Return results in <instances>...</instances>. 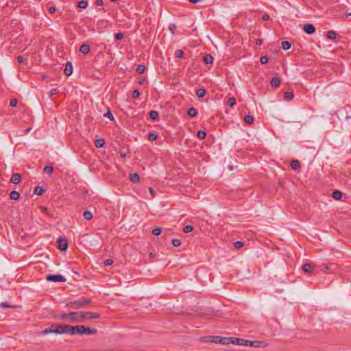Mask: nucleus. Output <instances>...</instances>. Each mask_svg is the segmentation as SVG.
<instances>
[{
    "instance_id": "052dcab7",
    "label": "nucleus",
    "mask_w": 351,
    "mask_h": 351,
    "mask_svg": "<svg viewBox=\"0 0 351 351\" xmlns=\"http://www.w3.org/2000/svg\"><path fill=\"white\" fill-rule=\"evenodd\" d=\"M145 81V79L144 77H141L138 80V83L139 84H143Z\"/></svg>"
},
{
    "instance_id": "4d7b16f0",
    "label": "nucleus",
    "mask_w": 351,
    "mask_h": 351,
    "mask_svg": "<svg viewBox=\"0 0 351 351\" xmlns=\"http://www.w3.org/2000/svg\"><path fill=\"white\" fill-rule=\"evenodd\" d=\"M103 4H104V3H103V1H102V0H96V1H95V5H96L97 6H101V5H102Z\"/></svg>"
},
{
    "instance_id": "a18cd8bd",
    "label": "nucleus",
    "mask_w": 351,
    "mask_h": 351,
    "mask_svg": "<svg viewBox=\"0 0 351 351\" xmlns=\"http://www.w3.org/2000/svg\"><path fill=\"white\" fill-rule=\"evenodd\" d=\"M18 101L16 98H13L10 101V106L11 107H16L17 105Z\"/></svg>"
},
{
    "instance_id": "864d4df0",
    "label": "nucleus",
    "mask_w": 351,
    "mask_h": 351,
    "mask_svg": "<svg viewBox=\"0 0 351 351\" xmlns=\"http://www.w3.org/2000/svg\"><path fill=\"white\" fill-rule=\"evenodd\" d=\"M56 10V8L53 6H51L48 8V12L50 13V14H53L55 13Z\"/></svg>"
},
{
    "instance_id": "0e129e2a",
    "label": "nucleus",
    "mask_w": 351,
    "mask_h": 351,
    "mask_svg": "<svg viewBox=\"0 0 351 351\" xmlns=\"http://www.w3.org/2000/svg\"><path fill=\"white\" fill-rule=\"evenodd\" d=\"M201 0H189V1L192 3H197L198 2H199Z\"/></svg>"
},
{
    "instance_id": "49530a36",
    "label": "nucleus",
    "mask_w": 351,
    "mask_h": 351,
    "mask_svg": "<svg viewBox=\"0 0 351 351\" xmlns=\"http://www.w3.org/2000/svg\"><path fill=\"white\" fill-rule=\"evenodd\" d=\"M123 34L122 32H118L114 34V38H115V40H121L123 38Z\"/></svg>"
},
{
    "instance_id": "603ef678",
    "label": "nucleus",
    "mask_w": 351,
    "mask_h": 351,
    "mask_svg": "<svg viewBox=\"0 0 351 351\" xmlns=\"http://www.w3.org/2000/svg\"><path fill=\"white\" fill-rule=\"evenodd\" d=\"M58 90L56 88H53L49 91L50 96H52L53 95H56L58 93Z\"/></svg>"
},
{
    "instance_id": "13d9d810",
    "label": "nucleus",
    "mask_w": 351,
    "mask_h": 351,
    "mask_svg": "<svg viewBox=\"0 0 351 351\" xmlns=\"http://www.w3.org/2000/svg\"><path fill=\"white\" fill-rule=\"evenodd\" d=\"M262 19L264 21H268L269 19V16L268 14H264L262 17Z\"/></svg>"
},
{
    "instance_id": "393cba45",
    "label": "nucleus",
    "mask_w": 351,
    "mask_h": 351,
    "mask_svg": "<svg viewBox=\"0 0 351 351\" xmlns=\"http://www.w3.org/2000/svg\"><path fill=\"white\" fill-rule=\"evenodd\" d=\"M19 197H20V194L18 191H12L10 193V198L12 200H17L19 199Z\"/></svg>"
},
{
    "instance_id": "680f3d73",
    "label": "nucleus",
    "mask_w": 351,
    "mask_h": 351,
    "mask_svg": "<svg viewBox=\"0 0 351 351\" xmlns=\"http://www.w3.org/2000/svg\"><path fill=\"white\" fill-rule=\"evenodd\" d=\"M176 25H171V26L169 27V29H170V31H171L172 33H173V32H174V30L176 29Z\"/></svg>"
},
{
    "instance_id": "473e14b6",
    "label": "nucleus",
    "mask_w": 351,
    "mask_h": 351,
    "mask_svg": "<svg viewBox=\"0 0 351 351\" xmlns=\"http://www.w3.org/2000/svg\"><path fill=\"white\" fill-rule=\"evenodd\" d=\"M157 138H158V135L155 132H150L148 134V139H149V141H150L152 142L156 141L157 139Z\"/></svg>"
},
{
    "instance_id": "6e6d98bb",
    "label": "nucleus",
    "mask_w": 351,
    "mask_h": 351,
    "mask_svg": "<svg viewBox=\"0 0 351 351\" xmlns=\"http://www.w3.org/2000/svg\"><path fill=\"white\" fill-rule=\"evenodd\" d=\"M149 193H151V195H152V197H154L155 196V195H156V191H155L154 190V189H153V188H152V187H150V188L149 189Z\"/></svg>"
},
{
    "instance_id": "a878e982",
    "label": "nucleus",
    "mask_w": 351,
    "mask_h": 351,
    "mask_svg": "<svg viewBox=\"0 0 351 351\" xmlns=\"http://www.w3.org/2000/svg\"><path fill=\"white\" fill-rule=\"evenodd\" d=\"M293 98V93L291 91H286L285 93H284V99L286 100V101H291L292 100Z\"/></svg>"
},
{
    "instance_id": "de8ad7c7",
    "label": "nucleus",
    "mask_w": 351,
    "mask_h": 351,
    "mask_svg": "<svg viewBox=\"0 0 351 351\" xmlns=\"http://www.w3.org/2000/svg\"><path fill=\"white\" fill-rule=\"evenodd\" d=\"M140 96V92L138 90H134L132 92V97L134 99L138 98Z\"/></svg>"
},
{
    "instance_id": "e433bc0d",
    "label": "nucleus",
    "mask_w": 351,
    "mask_h": 351,
    "mask_svg": "<svg viewBox=\"0 0 351 351\" xmlns=\"http://www.w3.org/2000/svg\"><path fill=\"white\" fill-rule=\"evenodd\" d=\"M175 56L178 58H182L184 57V52L182 50L178 49L175 51Z\"/></svg>"
},
{
    "instance_id": "aec40b11",
    "label": "nucleus",
    "mask_w": 351,
    "mask_h": 351,
    "mask_svg": "<svg viewBox=\"0 0 351 351\" xmlns=\"http://www.w3.org/2000/svg\"><path fill=\"white\" fill-rule=\"evenodd\" d=\"M45 191V189L43 188V186H37L34 189V193L37 195H42Z\"/></svg>"
},
{
    "instance_id": "c85d7f7f",
    "label": "nucleus",
    "mask_w": 351,
    "mask_h": 351,
    "mask_svg": "<svg viewBox=\"0 0 351 351\" xmlns=\"http://www.w3.org/2000/svg\"><path fill=\"white\" fill-rule=\"evenodd\" d=\"M83 217L86 220H90L93 218V214L90 211L85 210Z\"/></svg>"
},
{
    "instance_id": "c9c22d12",
    "label": "nucleus",
    "mask_w": 351,
    "mask_h": 351,
    "mask_svg": "<svg viewBox=\"0 0 351 351\" xmlns=\"http://www.w3.org/2000/svg\"><path fill=\"white\" fill-rule=\"evenodd\" d=\"M88 5V3L86 1H80L78 2L77 6L81 9H85Z\"/></svg>"
},
{
    "instance_id": "79ce46f5",
    "label": "nucleus",
    "mask_w": 351,
    "mask_h": 351,
    "mask_svg": "<svg viewBox=\"0 0 351 351\" xmlns=\"http://www.w3.org/2000/svg\"><path fill=\"white\" fill-rule=\"evenodd\" d=\"M234 246L237 249H240L243 246V243L241 241H237L234 243Z\"/></svg>"
},
{
    "instance_id": "2f4dec72",
    "label": "nucleus",
    "mask_w": 351,
    "mask_h": 351,
    "mask_svg": "<svg viewBox=\"0 0 351 351\" xmlns=\"http://www.w3.org/2000/svg\"><path fill=\"white\" fill-rule=\"evenodd\" d=\"M291 44L290 42L287 41V40L282 42V48L284 50H288L291 48Z\"/></svg>"
},
{
    "instance_id": "0eeeda50",
    "label": "nucleus",
    "mask_w": 351,
    "mask_h": 351,
    "mask_svg": "<svg viewBox=\"0 0 351 351\" xmlns=\"http://www.w3.org/2000/svg\"><path fill=\"white\" fill-rule=\"evenodd\" d=\"M57 243L58 246V249L61 251H66L68 248V241L66 239L63 237H60L57 240Z\"/></svg>"
},
{
    "instance_id": "f704fd0d",
    "label": "nucleus",
    "mask_w": 351,
    "mask_h": 351,
    "mask_svg": "<svg viewBox=\"0 0 351 351\" xmlns=\"http://www.w3.org/2000/svg\"><path fill=\"white\" fill-rule=\"evenodd\" d=\"M236 104V99L234 97H230L227 101V105L229 107H233Z\"/></svg>"
},
{
    "instance_id": "69168bd1",
    "label": "nucleus",
    "mask_w": 351,
    "mask_h": 351,
    "mask_svg": "<svg viewBox=\"0 0 351 351\" xmlns=\"http://www.w3.org/2000/svg\"><path fill=\"white\" fill-rule=\"evenodd\" d=\"M31 129L30 128H28L26 130V132H29Z\"/></svg>"
},
{
    "instance_id": "7c9ffc66",
    "label": "nucleus",
    "mask_w": 351,
    "mask_h": 351,
    "mask_svg": "<svg viewBox=\"0 0 351 351\" xmlns=\"http://www.w3.org/2000/svg\"><path fill=\"white\" fill-rule=\"evenodd\" d=\"M145 66L144 64H139L136 69V72L138 74H142L145 72Z\"/></svg>"
},
{
    "instance_id": "4c0bfd02",
    "label": "nucleus",
    "mask_w": 351,
    "mask_h": 351,
    "mask_svg": "<svg viewBox=\"0 0 351 351\" xmlns=\"http://www.w3.org/2000/svg\"><path fill=\"white\" fill-rule=\"evenodd\" d=\"M193 230V227L191 225H187L184 227L183 232L185 233H189Z\"/></svg>"
},
{
    "instance_id": "cd10ccee",
    "label": "nucleus",
    "mask_w": 351,
    "mask_h": 351,
    "mask_svg": "<svg viewBox=\"0 0 351 351\" xmlns=\"http://www.w3.org/2000/svg\"><path fill=\"white\" fill-rule=\"evenodd\" d=\"M196 95L198 97L202 98L206 95V90L204 88H198L196 91Z\"/></svg>"
},
{
    "instance_id": "20e7f679",
    "label": "nucleus",
    "mask_w": 351,
    "mask_h": 351,
    "mask_svg": "<svg viewBox=\"0 0 351 351\" xmlns=\"http://www.w3.org/2000/svg\"><path fill=\"white\" fill-rule=\"evenodd\" d=\"M73 326H69L66 324H56V335H62V334H69L73 335Z\"/></svg>"
},
{
    "instance_id": "6e6552de",
    "label": "nucleus",
    "mask_w": 351,
    "mask_h": 351,
    "mask_svg": "<svg viewBox=\"0 0 351 351\" xmlns=\"http://www.w3.org/2000/svg\"><path fill=\"white\" fill-rule=\"evenodd\" d=\"M303 30L307 34H313L315 32V27L312 23H306L303 26Z\"/></svg>"
},
{
    "instance_id": "f03ea898",
    "label": "nucleus",
    "mask_w": 351,
    "mask_h": 351,
    "mask_svg": "<svg viewBox=\"0 0 351 351\" xmlns=\"http://www.w3.org/2000/svg\"><path fill=\"white\" fill-rule=\"evenodd\" d=\"M97 330L84 326H75L73 328V335H95Z\"/></svg>"
},
{
    "instance_id": "423d86ee",
    "label": "nucleus",
    "mask_w": 351,
    "mask_h": 351,
    "mask_svg": "<svg viewBox=\"0 0 351 351\" xmlns=\"http://www.w3.org/2000/svg\"><path fill=\"white\" fill-rule=\"evenodd\" d=\"M208 338L212 339L210 341L213 343H220L222 345L229 344V337H220V336H210Z\"/></svg>"
},
{
    "instance_id": "39448f33",
    "label": "nucleus",
    "mask_w": 351,
    "mask_h": 351,
    "mask_svg": "<svg viewBox=\"0 0 351 351\" xmlns=\"http://www.w3.org/2000/svg\"><path fill=\"white\" fill-rule=\"evenodd\" d=\"M46 280L47 281L55 282H64L66 281V279L60 274H49L46 276Z\"/></svg>"
},
{
    "instance_id": "72a5a7b5",
    "label": "nucleus",
    "mask_w": 351,
    "mask_h": 351,
    "mask_svg": "<svg viewBox=\"0 0 351 351\" xmlns=\"http://www.w3.org/2000/svg\"><path fill=\"white\" fill-rule=\"evenodd\" d=\"M197 136L201 140L204 139L206 136V132L204 130H199L197 132Z\"/></svg>"
},
{
    "instance_id": "1a4fd4ad",
    "label": "nucleus",
    "mask_w": 351,
    "mask_h": 351,
    "mask_svg": "<svg viewBox=\"0 0 351 351\" xmlns=\"http://www.w3.org/2000/svg\"><path fill=\"white\" fill-rule=\"evenodd\" d=\"M243 339L237 338L234 337H229V344H234L239 346H243Z\"/></svg>"
},
{
    "instance_id": "3c124183",
    "label": "nucleus",
    "mask_w": 351,
    "mask_h": 351,
    "mask_svg": "<svg viewBox=\"0 0 351 351\" xmlns=\"http://www.w3.org/2000/svg\"><path fill=\"white\" fill-rule=\"evenodd\" d=\"M252 341L243 339V346H252Z\"/></svg>"
},
{
    "instance_id": "a19ab883",
    "label": "nucleus",
    "mask_w": 351,
    "mask_h": 351,
    "mask_svg": "<svg viewBox=\"0 0 351 351\" xmlns=\"http://www.w3.org/2000/svg\"><path fill=\"white\" fill-rule=\"evenodd\" d=\"M104 116L105 117L108 118L111 121L114 120V116L110 110H108V112L106 113H105Z\"/></svg>"
},
{
    "instance_id": "7ed1b4c3",
    "label": "nucleus",
    "mask_w": 351,
    "mask_h": 351,
    "mask_svg": "<svg viewBox=\"0 0 351 351\" xmlns=\"http://www.w3.org/2000/svg\"><path fill=\"white\" fill-rule=\"evenodd\" d=\"M91 303V300L86 298H81L78 300L69 302L66 306H71L75 309L84 308L85 306Z\"/></svg>"
},
{
    "instance_id": "4468645a",
    "label": "nucleus",
    "mask_w": 351,
    "mask_h": 351,
    "mask_svg": "<svg viewBox=\"0 0 351 351\" xmlns=\"http://www.w3.org/2000/svg\"><path fill=\"white\" fill-rule=\"evenodd\" d=\"M280 80L278 77H274L271 80V85L274 88H277L280 86Z\"/></svg>"
},
{
    "instance_id": "b1692460",
    "label": "nucleus",
    "mask_w": 351,
    "mask_h": 351,
    "mask_svg": "<svg viewBox=\"0 0 351 351\" xmlns=\"http://www.w3.org/2000/svg\"><path fill=\"white\" fill-rule=\"evenodd\" d=\"M130 180L133 183H136L139 181V176L136 173H133L130 175Z\"/></svg>"
},
{
    "instance_id": "37998d69",
    "label": "nucleus",
    "mask_w": 351,
    "mask_h": 351,
    "mask_svg": "<svg viewBox=\"0 0 351 351\" xmlns=\"http://www.w3.org/2000/svg\"><path fill=\"white\" fill-rule=\"evenodd\" d=\"M263 343L261 341H252V347L258 348L261 346V345Z\"/></svg>"
},
{
    "instance_id": "ea45409f",
    "label": "nucleus",
    "mask_w": 351,
    "mask_h": 351,
    "mask_svg": "<svg viewBox=\"0 0 351 351\" xmlns=\"http://www.w3.org/2000/svg\"><path fill=\"white\" fill-rule=\"evenodd\" d=\"M161 228L156 227L152 230V234L155 236H158L161 233Z\"/></svg>"
},
{
    "instance_id": "c756f323",
    "label": "nucleus",
    "mask_w": 351,
    "mask_h": 351,
    "mask_svg": "<svg viewBox=\"0 0 351 351\" xmlns=\"http://www.w3.org/2000/svg\"><path fill=\"white\" fill-rule=\"evenodd\" d=\"M244 121L247 124H252L254 123V117L252 115L247 114L244 117Z\"/></svg>"
},
{
    "instance_id": "6ab92c4d",
    "label": "nucleus",
    "mask_w": 351,
    "mask_h": 351,
    "mask_svg": "<svg viewBox=\"0 0 351 351\" xmlns=\"http://www.w3.org/2000/svg\"><path fill=\"white\" fill-rule=\"evenodd\" d=\"M214 58L210 54H206L204 57L205 64H209L213 62Z\"/></svg>"
},
{
    "instance_id": "412c9836",
    "label": "nucleus",
    "mask_w": 351,
    "mask_h": 351,
    "mask_svg": "<svg viewBox=\"0 0 351 351\" xmlns=\"http://www.w3.org/2000/svg\"><path fill=\"white\" fill-rule=\"evenodd\" d=\"M105 144V141L103 138H98L95 141V146L97 148H101Z\"/></svg>"
},
{
    "instance_id": "5fc2aeb1",
    "label": "nucleus",
    "mask_w": 351,
    "mask_h": 351,
    "mask_svg": "<svg viewBox=\"0 0 351 351\" xmlns=\"http://www.w3.org/2000/svg\"><path fill=\"white\" fill-rule=\"evenodd\" d=\"M16 60H17L18 62H19V63H22L24 61V58L21 56H17Z\"/></svg>"
},
{
    "instance_id": "e2e57ef3",
    "label": "nucleus",
    "mask_w": 351,
    "mask_h": 351,
    "mask_svg": "<svg viewBox=\"0 0 351 351\" xmlns=\"http://www.w3.org/2000/svg\"><path fill=\"white\" fill-rule=\"evenodd\" d=\"M120 155H121V158H125L126 157V154L123 152H120Z\"/></svg>"
},
{
    "instance_id": "9d476101",
    "label": "nucleus",
    "mask_w": 351,
    "mask_h": 351,
    "mask_svg": "<svg viewBox=\"0 0 351 351\" xmlns=\"http://www.w3.org/2000/svg\"><path fill=\"white\" fill-rule=\"evenodd\" d=\"M64 74L66 76H69L73 73V65L71 62H67L65 64V69L64 71Z\"/></svg>"
},
{
    "instance_id": "dca6fc26",
    "label": "nucleus",
    "mask_w": 351,
    "mask_h": 351,
    "mask_svg": "<svg viewBox=\"0 0 351 351\" xmlns=\"http://www.w3.org/2000/svg\"><path fill=\"white\" fill-rule=\"evenodd\" d=\"M187 114L190 117H195L197 114V110L195 108L191 107L187 110Z\"/></svg>"
},
{
    "instance_id": "ddd939ff",
    "label": "nucleus",
    "mask_w": 351,
    "mask_h": 351,
    "mask_svg": "<svg viewBox=\"0 0 351 351\" xmlns=\"http://www.w3.org/2000/svg\"><path fill=\"white\" fill-rule=\"evenodd\" d=\"M80 51L83 54H87L90 51V46L87 44H82L80 48Z\"/></svg>"
},
{
    "instance_id": "5701e85b",
    "label": "nucleus",
    "mask_w": 351,
    "mask_h": 351,
    "mask_svg": "<svg viewBox=\"0 0 351 351\" xmlns=\"http://www.w3.org/2000/svg\"><path fill=\"white\" fill-rule=\"evenodd\" d=\"M302 268L305 273H310L312 271L313 265L310 263H305L302 265Z\"/></svg>"
},
{
    "instance_id": "bf43d9fd",
    "label": "nucleus",
    "mask_w": 351,
    "mask_h": 351,
    "mask_svg": "<svg viewBox=\"0 0 351 351\" xmlns=\"http://www.w3.org/2000/svg\"><path fill=\"white\" fill-rule=\"evenodd\" d=\"M255 43L256 45H261L263 43V40L261 39L258 38L256 40Z\"/></svg>"
},
{
    "instance_id": "4be33fe9",
    "label": "nucleus",
    "mask_w": 351,
    "mask_h": 351,
    "mask_svg": "<svg viewBox=\"0 0 351 351\" xmlns=\"http://www.w3.org/2000/svg\"><path fill=\"white\" fill-rule=\"evenodd\" d=\"M43 172L50 176L53 172V167L51 165H48L44 167Z\"/></svg>"
},
{
    "instance_id": "f3484780",
    "label": "nucleus",
    "mask_w": 351,
    "mask_h": 351,
    "mask_svg": "<svg viewBox=\"0 0 351 351\" xmlns=\"http://www.w3.org/2000/svg\"><path fill=\"white\" fill-rule=\"evenodd\" d=\"M149 118L153 121H156L159 118L158 112L156 110H152L149 112Z\"/></svg>"
},
{
    "instance_id": "f8f14e48",
    "label": "nucleus",
    "mask_w": 351,
    "mask_h": 351,
    "mask_svg": "<svg viewBox=\"0 0 351 351\" xmlns=\"http://www.w3.org/2000/svg\"><path fill=\"white\" fill-rule=\"evenodd\" d=\"M21 180V176L19 173H13L10 182L13 184H19Z\"/></svg>"
},
{
    "instance_id": "a211bd4d",
    "label": "nucleus",
    "mask_w": 351,
    "mask_h": 351,
    "mask_svg": "<svg viewBox=\"0 0 351 351\" xmlns=\"http://www.w3.org/2000/svg\"><path fill=\"white\" fill-rule=\"evenodd\" d=\"M332 197L335 199L339 200L342 197V192L339 190L334 191L332 193Z\"/></svg>"
},
{
    "instance_id": "58836bf2",
    "label": "nucleus",
    "mask_w": 351,
    "mask_h": 351,
    "mask_svg": "<svg viewBox=\"0 0 351 351\" xmlns=\"http://www.w3.org/2000/svg\"><path fill=\"white\" fill-rule=\"evenodd\" d=\"M171 243L174 247H179L181 245V241L178 239H173Z\"/></svg>"
},
{
    "instance_id": "c03bdc74",
    "label": "nucleus",
    "mask_w": 351,
    "mask_h": 351,
    "mask_svg": "<svg viewBox=\"0 0 351 351\" xmlns=\"http://www.w3.org/2000/svg\"><path fill=\"white\" fill-rule=\"evenodd\" d=\"M261 64H265L268 62V57L267 56H262L260 58Z\"/></svg>"
},
{
    "instance_id": "2eb2a0df",
    "label": "nucleus",
    "mask_w": 351,
    "mask_h": 351,
    "mask_svg": "<svg viewBox=\"0 0 351 351\" xmlns=\"http://www.w3.org/2000/svg\"><path fill=\"white\" fill-rule=\"evenodd\" d=\"M290 167H291V169H293V170H297L298 169L300 168V162L299 160H293L291 162H290Z\"/></svg>"
},
{
    "instance_id": "9b49d317",
    "label": "nucleus",
    "mask_w": 351,
    "mask_h": 351,
    "mask_svg": "<svg viewBox=\"0 0 351 351\" xmlns=\"http://www.w3.org/2000/svg\"><path fill=\"white\" fill-rule=\"evenodd\" d=\"M56 324H53L50 327L45 328L44 330L41 332L42 335H47L49 333H54L56 334Z\"/></svg>"
},
{
    "instance_id": "bb28decb",
    "label": "nucleus",
    "mask_w": 351,
    "mask_h": 351,
    "mask_svg": "<svg viewBox=\"0 0 351 351\" xmlns=\"http://www.w3.org/2000/svg\"><path fill=\"white\" fill-rule=\"evenodd\" d=\"M326 36L328 39L335 40L337 37V34L335 31H328L326 33Z\"/></svg>"
},
{
    "instance_id": "f257e3e1",
    "label": "nucleus",
    "mask_w": 351,
    "mask_h": 351,
    "mask_svg": "<svg viewBox=\"0 0 351 351\" xmlns=\"http://www.w3.org/2000/svg\"><path fill=\"white\" fill-rule=\"evenodd\" d=\"M100 317V313L93 312H71L62 313L59 315L62 320H69L71 322L82 323L86 320L94 319Z\"/></svg>"
},
{
    "instance_id": "8fccbe9b",
    "label": "nucleus",
    "mask_w": 351,
    "mask_h": 351,
    "mask_svg": "<svg viewBox=\"0 0 351 351\" xmlns=\"http://www.w3.org/2000/svg\"><path fill=\"white\" fill-rule=\"evenodd\" d=\"M0 306L3 307V308H12L13 307V306H10V304H8V303H7L6 302H1Z\"/></svg>"
},
{
    "instance_id": "09e8293b",
    "label": "nucleus",
    "mask_w": 351,
    "mask_h": 351,
    "mask_svg": "<svg viewBox=\"0 0 351 351\" xmlns=\"http://www.w3.org/2000/svg\"><path fill=\"white\" fill-rule=\"evenodd\" d=\"M113 263V261L112 259H106L104 261V264L106 265V266H110Z\"/></svg>"
}]
</instances>
